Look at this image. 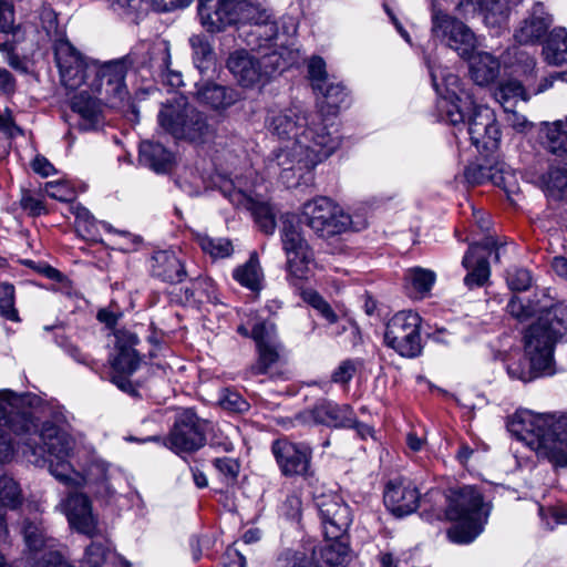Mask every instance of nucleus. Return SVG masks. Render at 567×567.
<instances>
[{"instance_id": "f257e3e1", "label": "nucleus", "mask_w": 567, "mask_h": 567, "mask_svg": "<svg viewBox=\"0 0 567 567\" xmlns=\"http://www.w3.org/2000/svg\"><path fill=\"white\" fill-rule=\"evenodd\" d=\"M268 128L282 142L274 152L269 168L287 184L328 158L340 145L337 126L323 118L319 127L315 116L300 105L272 113Z\"/></svg>"}, {"instance_id": "f03ea898", "label": "nucleus", "mask_w": 567, "mask_h": 567, "mask_svg": "<svg viewBox=\"0 0 567 567\" xmlns=\"http://www.w3.org/2000/svg\"><path fill=\"white\" fill-rule=\"evenodd\" d=\"M507 311L518 320L537 315V320L524 333V358L511 357L506 369L509 378L524 383L554 373V347L567 333V305L555 303L536 308L513 297Z\"/></svg>"}, {"instance_id": "7ed1b4c3", "label": "nucleus", "mask_w": 567, "mask_h": 567, "mask_svg": "<svg viewBox=\"0 0 567 567\" xmlns=\"http://www.w3.org/2000/svg\"><path fill=\"white\" fill-rule=\"evenodd\" d=\"M54 424L45 422L41 430L43 439L44 460L42 466L48 465L49 472L61 483L68 486H82L97 484V493L112 496L115 491L110 485V464L96 455H92L90 463L83 472L76 471L72 462L74 457V440L69 434L70 422L73 416L65 410L54 414Z\"/></svg>"}, {"instance_id": "20e7f679", "label": "nucleus", "mask_w": 567, "mask_h": 567, "mask_svg": "<svg viewBox=\"0 0 567 567\" xmlns=\"http://www.w3.org/2000/svg\"><path fill=\"white\" fill-rule=\"evenodd\" d=\"M507 429L538 457L567 467V412L556 415L520 409L511 416Z\"/></svg>"}, {"instance_id": "39448f33", "label": "nucleus", "mask_w": 567, "mask_h": 567, "mask_svg": "<svg viewBox=\"0 0 567 567\" xmlns=\"http://www.w3.org/2000/svg\"><path fill=\"white\" fill-rule=\"evenodd\" d=\"M252 34L265 38V44L261 47L271 49L270 52L262 53L260 56L252 55L245 50L235 51L227 60V68L243 87L251 89L264 85L268 82L272 73L281 66V55L277 52V41L279 35L275 23L256 24Z\"/></svg>"}, {"instance_id": "423d86ee", "label": "nucleus", "mask_w": 567, "mask_h": 567, "mask_svg": "<svg viewBox=\"0 0 567 567\" xmlns=\"http://www.w3.org/2000/svg\"><path fill=\"white\" fill-rule=\"evenodd\" d=\"M489 509L482 493L474 486H463L452 492L446 517L456 524L447 530L449 539L455 544L472 543L483 532Z\"/></svg>"}, {"instance_id": "0eeeda50", "label": "nucleus", "mask_w": 567, "mask_h": 567, "mask_svg": "<svg viewBox=\"0 0 567 567\" xmlns=\"http://www.w3.org/2000/svg\"><path fill=\"white\" fill-rule=\"evenodd\" d=\"M159 126L175 138L203 142L210 134L207 116L187 103L183 96L175 97L161 109Z\"/></svg>"}, {"instance_id": "6e6552de", "label": "nucleus", "mask_w": 567, "mask_h": 567, "mask_svg": "<svg viewBox=\"0 0 567 567\" xmlns=\"http://www.w3.org/2000/svg\"><path fill=\"white\" fill-rule=\"evenodd\" d=\"M280 238L286 256L287 279L291 285L298 286L309 278L310 266L315 260L313 251L303 238L293 216L284 217Z\"/></svg>"}, {"instance_id": "1a4fd4ad", "label": "nucleus", "mask_w": 567, "mask_h": 567, "mask_svg": "<svg viewBox=\"0 0 567 567\" xmlns=\"http://www.w3.org/2000/svg\"><path fill=\"white\" fill-rule=\"evenodd\" d=\"M21 534L27 548V559L32 567H72L59 551L58 540L48 536L41 520L23 519Z\"/></svg>"}, {"instance_id": "9d476101", "label": "nucleus", "mask_w": 567, "mask_h": 567, "mask_svg": "<svg viewBox=\"0 0 567 567\" xmlns=\"http://www.w3.org/2000/svg\"><path fill=\"white\" fill-rule=\"evenodd\" d=\"M302 221L321 238L339 235L351 225V216L328 197H318L303 205Z\"/></svg>"}, {"instance_id": "9b49d317", "label": "nucleus", "mask_w": 567, "mask_h": 567, "mask_svg": "<svg viewBox=\"0 0 567 567\" xmlns=\"http://www.w3.org/2000/svg\"><path fill=\"white\" fill-rule=\"evenodd\" d=\"M54 56L65 87L78 90L85 85L89 89L96 61L82 55L66 39L56 40Z\"/></svg>"}, {"instance_id": "f8f14e48", "label": "nucleus", "mask_w": 567, "mask_h": 567, "mask_svg": "<svg viewBox=\"0 0 567 567\" xmlns=\"http://www.w3.org/2000/svg\"><path fill=\"white\" fill-rule=\"evenodd\" d=\"M421 318L413 311H400L386 323L384 340L400 355L414 358L421 353Z\"/></svg>"}, {"instance_id": "ddd939ff", "label": "nucleus", "mask_w": 567, "mask_h": 567, "mask_svg": "<svg viewBox=\"0 0 567 567\" xmlns=\"http://www.w3.org/2000/svg\"><path fill=\"white\" fill-rule=\"evenodd\" d=\"M432 35L440 39L461 58H468L476 49L474 32L461 20L450 16L436 6L432 9Z\"/></svg>"}, {"instance_id": "4468645a", "label": "nucleus", "mask_w": 567, "mask_h": 567, "mask_svg": "<svg viewBox=\"0 0 567 567\" xmlns=\"http://www.w3.org/2000/svg\"><path fill=\"white\" fill-rule=\"evenodd\" d=\"M132 63L130 56L103 64L96 62V70H94L89 82L90 91L104 95L113 104L122 102L128 94L125 76Z\"/></svg>"}, {"instance_id": "2eb2a0df", "label": "nucleus", "mask_w": 567, "mask_h": 567, "mask_svg": "<svg viewBox=\"0 0 567 567\" xmlns=\"http://www.w3.org/2000/svg\"><path fill=\"white\" fill-rule=\"evenodd\" d=\"M462 105L463 115L467 112L466 133L472 144L477 148L494 150L497 147L501 132L496 117L488 106L477 105L472 97Z\"/></svg>"}, {"instance_id": "dca6fc26", "label": "nucleus", "mask_w": 567, "mask_h": 567, "mask_svg": "<svg viewBox=\"0 0 567 567\" xmlns=\"http://www.w3.org/2000/svg\"><path fill=\"white\" fill-rule=\"evenodd\" d=\"M204 420H200L192 409L178 412L174 426L167 439V445L175 453L194 452L206 441Z\"/></svg>"}, {"instance_id": "f3484780", "label": "nucleus", "mask_w": 567, "mask_h": 567, "mask_svg": "<svg viewBox=\"0 0 567 567\" xmlns=\"http://www.w3.org/2000/svg\"><path fill=\"white\" fill-rule=\"evenodd\" d=\"M315 505L318 509L324 536L342 538L351 525V512L341 497L336 493L315 494Z\"/></svg>"}, {"instance_id": "a211bd4d", "label": "nucleus", "mask_w": 567, "mask_h": 567, "mask_svg": "<svg viewBox=\"0 0 567 567\" xmlns=\"http://www.w3.org/2000/svg\"><path fill=\"white\" fill-rule=\"evenodd\" d=\"M315 505L318 509L324 536L342 538L351 525V512L341 497L336 493L315 494Z\"/></svg>"}, {"instance_id": "6ab92c4d", "label": "nucleus", "mask_w": 567, "mask_h": 567, "mask_svg": "<svg viewBox=\"0 0 567 567\" xmlns=\"http://www.w3.org/2000/svg\"><path fill=\"white\" fill-rule=\"evenodd\" d=\"M115 347L110 362L112 367V383L125 390L126 378L140 365L141 359L134 349L137 337L127 330H117L114 333Z\"/></svg>"}, {"instance_id": "aec40b11", "label": "nucleus", "mask_w": 567, "mask_h": 567, "mask_svg": "<svg viewBox=\"0 0 567 567\" xmlns=\"http://www.w3.org/2000/svg\"><path fill=\"white\" fill-rule=\"evenodd\" d=\"M429 69L433 86L437 94L441 95L439 107L444 112V121L452 125L464 123L462 105H464L465 101H468L467 97L472 96L460 87V79L457 75L452 73L444 75L442 83L444 87L442 89L437 82L436 71L430 64Z\"/></svg>"}, {"instance_id": "412c9836", "label": "nucleus", "mask_w": 567, "mask_h": 567, "mask_svg": "<svg viewBox=\"0 0 567 567\" xmlns=\"http://www.w3.org/2000/svg\"><path fill=\"white\" fill-rule=\"evenodd\" d=\"M247 0H198L200 24L210 33L225 30L238 22Z\"/></svg>"}, {"instance_id": "4be33fe9", "label": "nucleus", "mask_w": 567, "mask_h": 567, "mask_svg": "<svg viewBox=\"0 0 567 567\" xmlns=\"http://www.w3.org/2000/svg\"><path fill=\"white\" fill-rule=\"evenodd\" d=\"M494 252L495 260H499V247L493 237H486L478 244H473L463 257L462 265L468 270L464 284L470 289L482 287L489 277L487 256Z\"/></svg>"}, {"instance_id": "5701e85b", "label": "nucleus", "mask_w": 567, "mask_h": 567, "mask_svg": "<svg viewBox=\"0 0 567 567\" xmlns=\"http://www.w3.org/2000/svg\"><path fill=\"white\" fill-rule=\"evenodd\" d=\"M58 508L66 516L71 528L80 534L94 537L99 533V519L93 512L92 502L83 493H70Z\"/></svg>"}, {"instance_id": "b1692460", "label": "nucleus", "mask_w": 567, "mask_h": 567, "mask_svg": "<svg viewBox=\"0 0 567 567\" xmlns=\"http://www.w3.org/2000/svg\"><path fill=\"white\" fill-rule=\"evenodd\" d=\"M251 338L258 350V361L252 367L256 374L266 373L281 358V343L277 339L276 327L271 322H257L252 326Z\"/></svg>"}, {"instance_id": "393cba45", "label": "nucleus", "mask_w": 567, "mask_h": 567, "mask_svg": "<svg viewBox=\"0 0 567 567\" xmlns=\"http://www.w3.org/2000/svg\"><path fill=\"white\" fill-rule=\"evenodd\" d=\"M384 505L395 516L403 517L414 513L420 503V493L412 481L393 478L388 482L383 493Z\"/></svg>"}, {"instance_id": "a878e982", "label": "nucleus", "mask_w": 567, "mask_h": 567, "mask_svg": "<svg viewBox=\"0 0 567 567\" xmlns=\"http://www.w3.org/2000/svg\"><path fill=\"white\" fill-rule=\"evenodd\" d=\"M553 17L542 2H536L528 16L519 23L514 32V39L523 45L538 44L548 33Z\"/></svg>"}, {"instance_id": "bb28decb", "label": "nucleus", "mask_w": 567, "mask_h": 567, "mask_svg": "<svg viewBox=\"0 0 567 567\" xmlns=\"http://www.w3.org/2000/svg\"><path fill=\"white\" fill-rule=\"evenodd\" d=\"M272 453L285 475H303L310 463L307 446L279 439L272 444Z\"/></svg>"}, {"instance_id": "cd10ccee", "label": "nucleus", "mask_w": 567, "mask_h": 567, "mask_svg": "<svg viewBox=\"0 0 567 567\" xmlns=\"http://www.w3.org/2000/svg\"><path fill=\"white\" fill-rule=\"evenodd\" d=\"M352 410L349 405H338L329 401L319 402L313 409L306 410L296 416L301 424H326L329 426H347L351 422Z\"/></svg>"}, {"instance_id": "c85d7f7f", "label": "nucleus", "mask_w": 567, "mask_h": 567, "mask_svg": "<svg viewBox=\"0 0 567 567\" xmlns=\"http://www.w3.org/2000/svg\"><path fill=\"white\" fill-rule=\"evenodd\" d=\"M318 567H344L349 561V537L332 538L324 536L319 547L309 548Z\"/></svg>"}, {"instance_id": "c756f323", "label": "nucleus", "mask_w": 567, "mask_h": 567, "mask_svg": "<svg viewBox=\"0 0 567 567\" xmlns=\"http://www.w3.org/2000/svg\"><path fill=\"white\" fill-rule=\"evenodd\" d=\"M195 95L198 102L215 111L227 110L243 99L241 93L235 87L213 82L197 85Z\"/></svg>"}, {"instance_id": "7c9ffc66", "label": "nucleus", "mask_w": 567, "mask_h": 567, "mask_svg": "<svg viewBox=\"0 0 567 567\" xmlns=\"http://www.w3.org/2000/svg\"><path fill=\"white\" fill-rule=\"evenodd\" d=\"M115 12L126 16L140 17L154 10L158 12L172 11L189 6L193 0H113Z\"/></svg>"}, {"instance_id": "2f4dec72", "label": "nucleus", "mask_w": 567, "mask_h": 567, "mask_svg": "<svg viewBox=\"0 0 567 567\" xmlns=\"http://www.w3.org/2000/svg\"><path fill=\"white\" fill-rule=\"evenodd\" d=\"M154 277L171 284L181 282L186 276L183 261L172 250L155 251L151 258Z\"/></svg>"}, {"instance_id": "473e14b6", "label": "nucleus", "mask_w": 567, "mask_h": 567, "mask_svg": "<svg viewBox=\"0 0 567 567\" xmlns=\"http://www.w3.org/2000/svg\"><path fill=\"white\" fill-rule=\"evenodd\" d=\"M470 61V74L477 85H486L493 82L499 72V62L487 52L475 51L465 58Z\"/></svg>"}, {"instance_id": "72a5a7b5", "label": "nucleus", "mask_w": 567, "mask_h": 567, "mask_svg": "<svg viewBox=\"0 0 567 567\" xmlns=\"http://www.w3.org/2000/svg\"><path fill=\"white\" fill-rule=\"evenodd\" d=\"M543 58L549 65L559 66L567 62V30L563 27L548 32L543 43Z\"/></svg>"}, {"instance_id": "f704fd0d", "label": "nucleus", "mask_w": 567, "mask_h": 567, "mask_svg": "<svg viewBox=\"0 0 567 567\" xmlns=\"http://www.w3.org/2000/svg\"><path fill=\"white\" fill-rule=\"evenodd\" d=\"M72 110L80 115L79 125L84 131L93 130L101 123V104L86 91H82L73 97Z\"/></svg>"}, {"instance_id": "c9c22d12", "label": "nucleus", "mask_w": 567, "mask_h": 567, "mask_svg": "<svg viewBox=\"0 0 567 567\" xmlns=\"http://www.w3.org/2000/svg\"><path fill=\"white\" fill-rule=\"evenodd\" d=\"M140 162L157 173H164L172 166L173 154L159 143L144 141L140 145Z\"/></svg>"}, {"instance_id": "e433bc0d", "label": "nucleus", "mask_w": 567, "mask_h": 567, "mask_svg": "<svg viewBox=\"0 0 567 567\" xmlns=\"http://www.w3.org/2000/svg\"><path fill=\"white\" fill-rule=\"evenodd\" d=\"M318 95V109L321 116L336 115L347 97V92L341 82L330 79L322 91H315Z\"/></svg>"}, {"instance_id": "4c0bfd02", "label": "nucleus", "mask_w": 567, "mask_h": 567, "mask_svg": "<svg viewBox=\"0 0 567 567\" xmlns=\"http://www.w3.org/2000/svg\"><path fill=\"white\" fill-rule=\"evenodd\" d=\"M435 281V272L426 268L413 267L408 269L404 274V287L414 298L422 299L426 297Z\"/></svg>"}, {"instance_id": "58836bf2", "label": "nucleus", "mask_w": 567, "mask_h": 567, "mask_svg": "<svg viewBox=\"0 0 567 567\" xmlns=\"http://www.w3.org/2000/svg\"><path fill=\"white\" fill-rule=\"evenodd\" d=\"M464 177L471 185H480L491 182L498 187H506L508 173L498 166H485L477 163H471L465 167Z\"/></svg>"}, {"instance_id": "ea45409f", "label": "nucleus", "mask_w": 567, "mask_h": 567, "mask_svg": "<svg viewBox=\"0 0 567 567\" xmlns=\"http://www.w3.org/2000/svg\"><path fill=\"white\" fill-rule=\"evenodd\" d=\"M20 41V29L14 25L13 4L0 3V51H14L16 44Z\"/></svg>"}, {"instance_id": "a19ab883", "label": "nucleus", "mask_w": 567, "mask_h": 567, "mask_svg": "<svg viewBox=\"0 0 567 567\" xmlns=\"http://www.w3.org/2000/svg\"><path fill=\"white\" fill-rule=\"evenodd\" d=\"M234 279L251 291H259L262 286L264 274L257 254H251L249 259L237 267L233 274Z\"/></svg>"}, {"instance_id": "79ce46f5", "label": "nucleus", "mask_w": 567, "mask_h": 567, "mask_svg": "<svg viewBox=\"0 0 567 567\" xmlns=\"http://www.w3.org/2000/svg\"><path fill=\"white\" fill-rule=\"evenodd\" d=\"M116 559L106 542H92L84 551L81 567H113Z\"/></svg>"}, {"instance_id": "37998d69", "label": "nucleus", "mask_w": 567, "mask_h": 567, "mask_svg": "<svg viewBox=\"0 0 567 567\" xmlns=\"http://www.w3.org/2000/svg\"><path fill=\"white\" fill-rule=\"evenodd\" d=\"M495 100L503 106L505 112H513L518 101H527L526 92L517 80L503 82L494 93Z\"/></svg>"}, {"instance_id": "c03bdc74", "label": "nucleus", "mask_w": 567, "mask_h": 567, "mask_svg": "<svg viewBox=\"0 0 567 567\" xmlns=\"http://www.w3.org/2000/svg\"><path fill=\"white\" fill-rule=\"evenodd\" d=\"M245 202L260 230L267 235H272L276 229V220L271 205L252 198H245Z\"/></svg>"}, {"instance_id": "a18cd8bd", "label": "nucleus", "mask_w": 567, "mask_h": 567, "mask_svg": "<svg viewBox=\"0 0 567 567\" xmlns=\"http://www.w3.org/2000/svg\"><path fill=\"white\" fill-rule=\"evenodd\" d=\"M522 0H487L484 13L485 23L489 27H501L508 20L511 10Z\"/></svg>"}, {"instance_id": "49530a36", "label": "nucleus", "mask_w": 567, "mask_h": 567, "mask_svg": "<svg viewBox=\"0 0 567 567\" xmlns=\"http://www.w3.org/2000/svg\"><path fill=\"white\" fill-rule=\"evenodd\" d=\"M189 45L196 68L200 72L207 70L214 60V51L208 38L205 34H193L189 38Z\"/></svg>"}, {"instance_id": "de8ad7c7", "label": "nucleus", "mask_w": 567, "mask_h": 567, "mask_svg": "<svg viewBox=\"0 0 567 567\" xmlns=\"http://www.w3.org/2000/svg\"><path fill=\"white\" fill-rule=\"evenodd\" d=\"M547 148L550 153L563 155L567 153V116L565 121H556L546 125Z\"/></svg>"}, {"instance_id": "09e8293b", "label": "nucleus", "mask_w": 567, "mask_h": 567, "mask_svg": "<svg viewBox=\"0 0 567 567\" xmlns=\"http://www.w3.org/2000/svg\"><path fill=\"white\" fill-rule=\"evenodd\" d=\"M22 503V493L19 484L9 476L0 477V507L17 509Z\"/></svg>"}, {"instance_id": "8fccbe9b", "label": "nucleus", "mask_w": 567, "mask_h": 567, "mask_svg": "<svg viewBox=\"0 0 567 567\" xmlns=\"http://www.w3.org/2000/svg\"><path fill=\"white\" fill-rule=\"evenodd\" d=\"M186 300L196 303L214 302L216 300L215 286L213 280L207 278H197L185 288Z\"/></svg>"}, {"instance_id": "3c124183", "label": "nucleus", "mask_w": 567, "mask_h": 567, "mask_svg": "<svg viewBox=\"0 0 567 567\" xmlns=\"http://www.w3.org/2000/svg\"><path fill=\"white\" fill-rule=\"evenodd\" d=\"M307 73L313 91H322L324 84L331 79L327 72V64L319 55H312L307 61Z\"/></svg>"}, {"instance_id": "603ef678", "label": "nucleus", "mask_w": 567, "mask_h": 567, "mask_svg": "<svg viewBox=\"0 0 567 567\" xmlns=\"http://www.w3.org/2000/svg\"><path fill=\"white\" fill-rule=\"evenodd\" d=\"M197 243L200 248L213 258H225L233 251L231 243L224 238H213L207 235H198Z\"/></svg>"}, {"instance_id": "864d4df0", "label": "nucleus", "mask_w": 567, "mask_h": 567, "mask_svg": "<svg viewBox=\"0 0 567 567\" xmlns=\"http://www.w3.org/2000/svg\"><path fill=\"white\" fill-rule=\"evenodd\" d=\"M216 396L219 408L231 413H244L248 411L250 403L244 399L240 392H207Z\"/></svg>"}, {"instance_id": "5fc2aeb1", "label": "nucleus", "mask_w": 567, "mask_h": 567, "mask_svg": "<svg viewBox=\"0 0 567 567\" xmlns=\"http://www.w3.org/2000/svg\"><path fill=\"white\" fill-rule=\"evenodd\" d=\"M0 315L11 321L19 320L14 308V287L8 282L0 284Z\"/></svg>"}, {"instance_id": "6e6d98bb", "label": "nucleus", "mask_w": 567, "mask_h": 567, "mask_svg": "<svg viewBox=\"0 0 567 567\" xmlns=\"http://www.w3.org/2000/svg\"><path fill=\"white\" fill-rule=\"evenodd\" d=\"M280 567H312L315 564L313 554L308 557L306 548L302 550L288 549L278 559Z\"/></svg>"}, {"instance_id": "4d7b16f0", "label": "nucleus", "mask_w": 567, "mask_h": 567, "mask_svg": "<svg viewBox=\"0 0 567 567\" xmlns=\"http://www.w3.org/2000/svg\"><path fill=\"white\" fill-rule=\"evenodd\" d=\"M302 298L306 302L311 305L319 313L324 317L329 322H334L337 319L336 313L329 303L315 290L307 289L302 292Z\"/></svg>"}, {"instance_id": "13d9d810", "label": "nucleus", "mask_w": 567, "mask_h": 567, "mask_svg": "<svg viewBox=\"0 0 567 567\" xmlns=\"http://www.w3.org/2000/svg\"><path fill=\"white\" fill-rule=\"evenodd\" d=\"M507 285L511 290L525 291L532 285L530 272L523 268H513L507 271Z\"/></svg>"}, {"instance_id": "bf43d9fd", "label": "nucleus", "mask_w": 567, "mask_h": 567, "mask_svg": "<svg viewBox=\"0 0 567 567\" xmlns=\"http://www.w3.org/2000/svg\"><path fill=\"white\" fill-rule=\"evenodd\" d=\"M42 28L47 32V35L53 40V47L59 39H65L62 32L59 30L58 18L54 11L51 9H43L41 12Z\"/></svg>"}, {"instance_id": "052dcab7", "label": "nucleus", "mask_w": 567, "mask_h": 567, "mask_svg": "<svg viewBox=\"0 0 567 567\" xmlns=\"http://www.w3.org/2000/svg\"><path fill=\"white\" fill-rule=\"evenodd\" d=\"M20 206L28 212L30 216H40L47 214L43 202L29 190H23L20 197Z\"/></svg>"}, {"instance_id": "680f3d73", "label": "nucleus", "mask_w": 567, "mask_h": 567, "mask_svg": "<svg viewBox=\"0 0 567 567\" xmlns=\"http://www.w3.org/2000/svg\"><path fill=\"white\" fill-rule=\"evenodd\" d=\"M547 188L551 193L557 192L560 197L567 192V171L563 168H551L548 173Z\"/></svg>"}, {"instance_id": "e2e57ef3", "label": "nucleus", "mask_w": 567, "mask_h": 567, "mask_svg": "<svg viewBox=\"0 0 567 567\" xmlns=\"http://www.w3.org/2000/svg\"><path fill=\"white\" fill-rule=\"evenodd\" d=\"M44 193L50 198L68 202L71 200L74 196L73 190L70 186L63 182H49L45 184Z\"/></svg>"}, {"instance_id": "0e129e2a", "label": "nucleus", "mask_w": 567, "mask_h": 567, "mask_svg": "<svg viewBox=\"0 0 567 567\" xmlns=\"http://www.w3.org/2000/svg\"><path fill=\"white\" fill-rule=\"evenodd\" d=\"M73 214L75 216V224L78 229L84 230L91 235L92 228L95 225V220L89 209L81 205H76L73 207Z\"/></svg>"}, {"instance_id": "69168bd1", "label": "nucleus", "mask_w": 567, "mask_h": 567, "mask_svg": "<svg viewBox=\"0 0 567 567\" xmlns=\"http://www.w3.org/2000/svg\"><path fill=\"white\" fill-rule=\"evenodd\" d=\"M214 465L226 481L235 480L239 472V464L230 457L216 458Z\"/></svg>"}, {"instance_id": "338daca9", "label": "nucleus", "mask_w": 567, "mask_h": 567, "mask_svg": "<svg viewBox=\"0 0 567 567\" xmlns=\"http://www.w3.org/2000/svg\"><path fill=\"white\" fill-rule=\"evenodd\" d=\"M301 498L298 494L292 493L287 496L281 505V513L291 519L298 518L301 514Z\"/></svg>"}, {"instance_id": "774afa93", "label": "nucleus", "mask_w": 567, "mask_h": 567, "mask_svg": "<svg viewBox=\"0 0 567 567\" xmlns=\"http://www.w3.org/2000/svg\"><path fill=\"white\" fill-rule=\"evenodd\" d=\"M354 367L351 361L342 362L332 374V381L338 385H346L352 378Z\"/></svg>"}]
</instances>
